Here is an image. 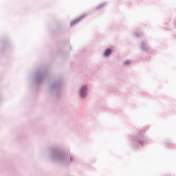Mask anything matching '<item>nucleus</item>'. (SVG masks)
Returning <instances> with one entry per match:
<instances>
[{"mask_svg": "<svg viewBox=\"0 0 176 176\" xmlns=\"http://www.w3.org/2000/svg\"><path fill=\"white\" fill-rule=\"evenodd\" d=\"M87 87H83L80 91V95L84 97L86 95Z\"/></svg>", "mask_w": 176, "mask_h": 176, "instance_id": "f257e3e1", "label": "nucleus"}, {"mask_svg": "<svg viewBox=\"0 0 176 176\" xmlns=\"http://www.w3.org/2000/svg\"><path fill=\"white\" fill-rule=\"evenodd\" d=\"M112 51L111 50H107L104 52L105 56H109L111 54Z\"/></svg>", "mask_w": 176, "mask_h": 176, "instance_id": "f03ea898", "label": "nucleus"}]
</instances>
